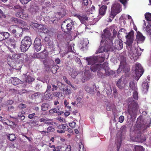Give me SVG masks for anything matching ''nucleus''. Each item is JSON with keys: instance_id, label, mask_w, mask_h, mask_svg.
<instances>
[{"instance_id": "1", "label": "nucleus", "mask_w": 151, "mask_h": 151, "mask_svg": "<svg viewBox=\"0 0 151 151\" xmlns=\"http://www.w3.org/2000/svg\"><path fill=\"white\" fill-rule=\"evenodd\" d=\"M126 45L129 47L130 49L128 52L129 57L134 60H137L141 55L144 49L139 47L138 42H133L134 40V32H130L127 35Z\"/></svg>"}, {"instance_id": "2", "label": "nucleus", "mask_w": 151, "mask_h": 151, "mask_svg": "<svg viewBox=\"0 0 151 151\" xmlns=\"http://www.w3.org/2000/svg\"><path fill=\"white\" fill-rule=\"evenodd\" d=\"M129 85L131 89L134 91L133 95L134 99L132 97H130L128 100V109L127 111L126 112V114L128 118L130 117V118H132L135 114L136 111L139 108L137 101L138 99L137 88L133 81H131L130 82Z\"/></svg>"}, {"instance_id": "3", "label": "nucleus", "mask_w": 151, "mask_h": 151, "mask_svg": "<svg viewBox=\"0 0 151 151\" xmlns=\"http://www.w3.org/2000/svg\"><path fill=\"white\" fill-rule=\"evenodd\" d=\"M102 39L101 42V46L96 53H102L103 52L113 51V49L111 47L112 39L111 34L107 29L104 30V34L102 35Z\"/></svg>"}, {"instance_id": "4", "label": "nucleus", "mask_w": 151, "mask_h": 151, "mask_svg": "<svg viewBox=\"0 0 151 151\" xmlns=\"http://www.w3.org/2000/svg\"><path fill=\"white\" fill-rule=\"evenodd\" d=\"M109 55L108 53L104 54H102L99 56H91L86 58V60L88 65H91L90 69L91 71L93 72H96L98 69L100 70V65L102 66V64H100L103 62L105 59H108Z\"/></svg>"}, {"instance_id": "5", "label": "nucleus", "mask_w": 151, "mask_h": 151, "mask_svg": "<svg viewBox=\"0 0 151 151\" xmlns=\"http://www.w3.org/2000/svg\"><path fill=\"white\" fill-rule=\"evenodd\" d=\"M151 118L148 117L147 120H144L142 116H139L137 119L136 127L134 131L140 134L141 131H144L147 127L150 126Z\"/></svg>"}, {"instance_id": "6", "label": "nucleus", "mask_w": 151, "mask_h": 151, "mask_svg": "<svg viewBox=\"0 0 151 151\" xmlns=\"http://www.w3.org/2000/svg\"><path fill=\"white\" fill-rule=\"evenodd\" d=\"M100 70H98L97 75L102 78H103L106 76L115 77V73L114 71L111 70L108 67V63L104 62L102 65V66L100 65Z\"/></svg>"}, {"instance_id": "7", "label": "nucleus", "mask_w": 151, "mask_h": 151, "mask_svg": "<svg viewBox=\"0 0 151 151\" xmlns=\"http://www.w3.org/2000/svg\"><path fill=\"white\" fill-rule=\"evenodd\" d=\"M7 60L9 63L15 61L16 62H19L22 65L24 62H27L28 61V57L27 55L24 53L19 54H14L12 55V58L10 56H9L7 57Z\"/></svg>"}, {"instance_id": "8", "label": "nucleus", "mask_w": 151, "mask_h": 151, "mask_svg": "<svg viewBox=\"0 0 151 151\" xmlns=\"http://www.w3.org/2000/svg\"><path fill=\"white\" fill-rule=\"evenodd\" d=\"M132 73L135 74V80L137 81L143 74L144 71L141 65L139 63H136L133 67L132 69Z\"/></svg>"}, {"instance_id": "9", "label": "nucleus", "mask_w": 151, "mask_h": 151, "mask_svg": "<svg viewBox=\"0 0 151 151\" xmlns=\"http://www.w3.org/2000/svg\"><path fill=\"white\" fill-rule=\"evenodd\" d=\"M120 64L119 68L117 70L118 73H119L121 72L122 70L125 73L126 75L127 74H129V71L130 70V68L128 65L126 64L125 58L122 57L120 59Z\"/></svg>"}, {"instance_id": "10", "label": "nucleus", "mask_w": 151, "mask_h": 151, "mask_svg": "<svg viewBox=\"0 0 151 151\" xmlns=\"http://www.w3.org/2000/svg\"><path fill=\"white\" fill-rule=\"evenodd\" d=\"M32 44L30 37L26 36L22 41L21 45V50L22 52H25L28 49Z\"/></svg>"}, {"instance_id": "11", "label": "nucleus", "mask_w": 151, "mask_h": 151, "mask_svg": "<svg viewBox=\"0 0 151 151\" xmlns=\"http://www.w3.org/2000/svg\"><path fill=\"white\" fill-rule=\"evenodd\" d=\"M74 21L70 19L66 20L62 23V31L65 32L70 31L74 24Z\"/></svg>"}, {"instance_id": "12", "label": "nucleus", "mask_w": 151, "mask_h": 151, "mask_svg": "<svg viewBox=\"0 0 151 151\" xmlns=\"http://www.w3.org/2000/svg\"><path fill=\"white\" fill-rule=\"evenodd\" d=\"M122 10V8L120 4L117 2H115L112 5L111 13L116 16Z\"/></svg>"}, {"instance_id": "13", "label": "nucleus", "mask_w": 151, "mask_h": 151, "mask_svg": "<svg viewBox=\"0 0 151 151\" xmlns=\"http://www.w3.org/2000/svg\"><path fill=\"white\" fill-rule=\"evenodd\" d=\"M107 9V6L106 5H103L99 9V14L96 19H93V22H97L99 19L103 16L105 14Z\"/></svg>"}, {"instance_id": "14", "label": "nucleus", "mask_w": 151, "mask_h": 151, "mask_svg": "<svg viewBox=\"0 0 151 151\" xmlns=\"http://www.w3.org/2000/svg\"><path fill=\"white\" fill-rule=\"evenodd\" d=\"M123 77H122L120 78L118 81L117 82V87L120 89H122L125 88L126 84L127 83V81L128 78H127L123 79V81L122 82V80Z\"/></svg>"}, {"instance_id": "15", "label": "nucleus", "mask_w": 151, "mask_h": 151, "mask_svg": "<svg viewBox=\"0 0 151 151\" xmlns=\"http://www.w3.org/2000/svg\"><path fill=\"white\" fill-rule=\"evenodd\" d=\"M112 45H111V47L113 49V51L114 50V48L118 50H121L123 48V45L122 41L120 39H118L116 40L114 44L112 43Z\"/></svg>"}, {"instance_id": "16", "label": "nucleus", "mask_w": 151, "mask_h": 151, "mask_svg": "<svg viewBox=\"0 0 151 151\" xmlns=\"http://www.w3.org/2000/svg\"><path fill=\"white\" fill-rule=\"evenodd\" d=\"M9 82H11L12 84L14 85L22 84V86H26V82H22L16 77L11 78L9 79Z\"/></svg>"}, {"instance_id": "17", "label": "nucleus", "mask_w": 151, "mask_h": 151, "mask_svg": "<svg viewBox=\"0 0 151 151\" xmlns=\"http://www.w3.org/2000/svg\"><path fill=\"white\" fill-rule=\"evenodd\" d=\"M34 45L36 51L38 52L41 50L42 46L41 41L39 38L38 37L36 38L34 42Z\"/></svg>"}, {"instance_id": "18", "label": "nucleus", "mask_w": 151, "mask_h": 151, "mask_svg": "<svg viewBox=\"0 0 151 151\" xmlns=\"http://www.w3.org/2000/svg\"><path fill=\"white\" fill-rule=\"evenodd\" d=\"M149 86V82L147 81H145L142 83L141 90L143 94H147L148 91Z\"/></svg>"}, {"instance_id": "19", "label": "nucleus", "mask_w": 151, "mask_h": 151, "mask_svg": "<svg viewBox=\"0 0 151 151\" xmlns=\"http://www.w3.org/2000/svg\"><path fill=\"white\" fill-rule=\"evenodd\" d=\"M143 27L144 30L145 31L147 34L150 35H151V24L147 23V25L145 21H143Z\"/></svg>"}, {"instance_id": "20", "label": "nucleus", "mask_w": 151, "mask_h": 151, "mask_svg": "<svg viewBox=\"0 0 151 151\" xmlns=\"http://www.w3.org/2000/svg\"><path fill=\"white\" fill-rule=\"evenodd\" d=\"M89 79V71H87L85 70L84 73V77L81 76L80 78L78 80L79 81L82 82L83 83L85 82L86 81L88 80Z\"/></svg>"}, {"instance_id": "21", "label": "nucleus", "mask_w": 151, "mask_h": 151, "mask_svg": "<svg viewBox=\"0 0 151 151\" xmlns=\"http://www.w3.org/2000/svg\"><path fill=\"white\" fill-rule=\"evenodd\" d=\"M66 128L65 124H62L57 127L58 129L57 130V133L60 134L64 133L65 132V129Z\"/></svg>"}, {"instance_id": "22", "label": "nucleus", "mask_w": 151, "mask_h": 151, "mask_svg": "<svg viewBox=\"0 0 151 151\" xmlns=\"http://www.w3.org/2000/svg\"><path fill=\"white\" fill-rule=\"evenodd\" d=\"M127 17L128 19L129 20L130 24H131V23L134 24L133 21L131 17L130 16V15H126L125 14H122L120 17L119 20H122L123 22V23L124 24V22H125V21H124V19L126 18Z\"/></svg>"}, {"instance_id": "23", "label": "nucleus", "mask_w": 151, "mask_h": 151, "mask_svg": "<svg viewBox=\"0 0 151 151\" xmlns=\"http://www.w3.org/2000/svg\"><path fill=\"white\" fill-rule=\"evenodd\" d=\"M23 10L21 9L19 12H17L16 14V16L18 17H20L23 19H26L27 18L28 15L24 14L23 13Z\"/></svg>"}, {"instance_id": "24", "label": "nucleus", "mask_w": 151, "mask_h": 151, "mask_svg": "<svg viewBox=\"0 0 151 151\" xmlns=\"http://www.w3.org/2000/svg\"><path fill=\"white\" fill-rule=\"evenodd\" d=\"M145 37L139 32H137V40L139 43H142L144 42Z\"/></svg>"}, {"instance_id": "25", "label": "nucleus", "mask_w": 151, "mask_h": 151, "mask_svg": "<svg viewBox=\"0 0 151 151\" xmlns=\"http://www.w3.org/2000/svg\"><path fill=\"white\" fill-rule=\"evenodd\" d=\"M11 20L12 22H14L15 23H19V26L22 29H23V27L21 24L24 25L25 24V22L21 20L18 19L17 18H13L11 19Z\"/></svg>"}, {"instance_id": "26", "label": "nucleus", "mask_w": 151, "mask_h": 151, "mask_svg": "<svg viewBox=\"0 0 151 151\" xmlns=\"http://www.w3.org/2000/svg\"><path fill=\"white\" fill-rule=\"evenodd\" d=\"M95 86H93L92 87H89L87 85L86 86L85 89L86 91L87 92L91 93L93 94L94 92L95 89Z\"/></svg>"}, {"instance_id": "27", "label": "nucleus", "mask_w": 151, "mask_h": 151, "mask_svg": "<svg viewBox=\"0 0 151 151\" xmlns=\"http://www.w3.org/2000/svg\"><path fill=\"white\" fill-rule=\"evenodd\" d=\"M31 25L33 27L37 29L40 32H41V30L44 27V26L42 25L35 23H33Z\"/></svg>"}, {"instance_id": "28", "label": "nucleus", "mask_w": 151, "mask_h": 151, "mask_svg": "<svg viewBox=\"0 0 151 151\" xmlns=\"http://www.w3.org/2000/svg\"><path fill=\"white\" fill-rule=\"evenodd\" d=\"M75 16L78 17L82 23H83L85 22L88 20V18L87 17H82L78 14L75 15Z\"/></svg>"}, {"instance_id": "29", "label": "nucleus", "mask_w": 151, "mask_h": 151, "mask_svg": "<svg viewBox=\"0 0 151 151\" xmlns=\"http://www.w3.org/2000/svg\"><path fill=\"white\" fill-rule=\"evenodd\" d=\"M49 112L50 114L57 113L58 115H61L62 113L60 112V110L58 107L51 109L49 110Z\"/></svg>"}, {"instance_id": "30", "label": "nucleus", "mask_w": 151, "mask_h": 151, "mask_svg": "<svg viewBox=\"0 0 151 151\" xmlns=\"http://www.w3.org/2000/svg\"><path fill=\"white\" fill-rule=\"evenodd\" d=\"M145 16L147 23L151 24V13L149 12L146 13L145 14Z\"/></svg>"}, {"instance_id": "31", "label": "nucleus", "mask_w": 151, "mask_h": 151, "mask_svg": "<svg viewBox=\"0 0 151 151\" xmlns=\"http://www.w3.org/2000/svg\"><path fill=\"white\" fill-rule=\"evenodd\" d=\"M35 80L34 78L28 75V73L26 74V82L30 83L33 81Z\"/></svg>"}, {"instance_id": "32", "label": "nucleus", "mask_w": 151, "mask_h": 151, "mask_svg": "<svg viewBox=\"0 0 151 151\" xmlns=\"http://www.w3.org/2000/svg\"><path fill=\"white\" fill-rule=\"evenodd\" d=\"M105 89L107 94H110L112 92L111 86L109 84L105 85Z\"/></svg>"}, {"instance_id": "33", "label": "nucleus", "mask_w": 151, "mask_h": 151, "mask_svg": "<svg viewBox=\"0 0 151 151\" xmlns=\"http://www.w3.org/2000/svg\"><path fill=\"white\" fill-rule=\"evenodd\" d=\"M121 143V137L120 136L118 139L116 140V143L117 144V150L118 151L120 147Z\"/></svg>"}, {"instance_id": "34", "label": "nucleus", "mask_w": 151, "mask_h": 151, "mask_svg": "<svg viewBox=\"0 0 151 151\" xmlns=\"http://www.w3.org/2000/svg\"><path fill=\"white\" fill-rule=\"evenodd\" d=\"M49 107L48 104L47 103L43 104L41 106V110L45 111L47 110Z\"/></svg>"}, {"instance_id": "35", "label": "nucleus", "mask_w": 151, "mask_h": 151, "mask_svg": "<svg viewBox=\"0 0 151 151\" xmlns=\"http://www.w3.org/2000/svg\"><path fill=\"white\" fill-rule=\"evenodd\" d=\"M69 74L72 78H75L78 75V72L74 70H72V72L69 73Z\"/></svg>"}, {"instance_id": "36", "label": "nucleus", "mask_w": 151, "mask_h": 151, "mask_svg": "<svg viewBox=\"0 0 151 151\" xmlns=\"http://www.w3.org/2000/svg\"><path fill=\"white\" fill-rule=\"evenodd\" d=\"M63 91L66 95H69L71 93V91L70 89H68L67 87L63 88Z\"/></svg>"}, {"instance_id": "37", "label": "nucleus", "mask_w": 151, "mask_h": 151, "mask_svg": "<svg viewBox=\"0 0 151 151\" xmlns=\"http://www.w3.org/2000/svg\"><path fill=\"white\" fill-rule=\"evenodd\" d=\"M1 33L3 35V38L2 39H0V41L4 40L9 37V34L8 32H4Z\"/></svg>"}, {"instance_id": "38", "label": "nucleus", "mask_w": 151, "mask_h": 151, "mask_svg": "<svg viewBox=\"0 0 151 151\" xmlns=\"http://www.w3.org/2000/svg\"><path fill=\"white\" fill-rule=\"evenodd\" d=\"M77 104L76 106L78 107H82V104L81 102V97H78L76 99Z\"/></svg>"}, {"instance_id": "39", "label": "nucleus", "mask_w": 151, "mask_h": 151, "mask_svg": "<svg viewBox=\"0 0 151 151\" xmlns=\"http://www.w3.org/2000/svg\"><path fill=\"white\" fill-rule=\"evenodd\" d=\"M44 96V98L46 100L50 99L52 98L51 94L49 92H47V93H46V91L45 93Z\"/></svg>"}, {"instance_id": "40", "label": "nucleus", "mask_w": 151, "mask_h": 151, "mask_svg": "<svg viewBox=\"0 0 151 151\" xmlns=\"http://www.w3.org/2000/svg\"><path fill=\"white\" fill-rule=\"evenodd\" d=\"M37 80L40 81L44 83H47L49 82V78L47 77L45 78L44 79H42L40 78H37Z\"/></svg>"}, {"instance_id": "41", "label": "nucleus", "mask_w": 151, "mask_h": 151, "mask_svg": "<svg viewBox=\"0 0 151 151\" xmlns=\"http://www.w3.org/2000/svg\"><path fill=\"white\" fill-rule=\"evenodd\" d=\"M116 16V15H115L114 14L110 12L109 16V18L108 19V22H111Z\"/></svg>"}, {"instance_id": "42", "label": "nucleus", "mask_w": 151, "mask_h": 151, "mask_svg": "<svg viewBox=\"0 0 151 151\" xmlns=\"http://www.w3.org/2000/svg\"><path fill=\"white\" fill-rule=\"evenodd\" d=\"M135 151H144V149L142 146H136L135 148Z\"/></svg>"}, {"instance_id": "43", "label": "nucleus", "mask_w": 151, "mask_h": 151, "mask_svg": "<svg viewBox=\"0 0 151 151\" xmlns=\"http://www.w3.org/2000/svg\"><path fill=\"white\" fill-rule=\"evenodd\" d=\"M79 151H86V149L84 148L83 145L81 142L79 143Z\"/></svg>"}, {"instance_id": "44", "label": "nucleus", "mask_w": 151, "mask_h": 151, "mask_svg": "<svg viewBox=\"0 0 151 151\" xmlns=\"http://www.w3.org/2000/svg\"><path fill=\"white\" fill-rule=\"evenodd\" d=\"M8 139L12 141H14L15 139V136L13 134H9V135L7 136Z\"/></svg>"}, {"instance_id": "45", "label": "nucleus", "mask_w": 151, "mask_h": 151, "mask_svg": "<svg viewBox=\"0 0 151 151\" xmlns=\"http://www.w3.org/2000/svg\"><path fill=\"white\" fill-rule=\"evenodd\" d=\"M24 115V113L23 112H21L18 113V118L22 120H24L25 118V116Z\"/></svg>"}, {"instance_id": "46", "label": "nucleus", "mask_w": 151, "mask_h": 151, "mask_svg": "<svg viewBox=\"0 0 151 151\" xmlns=\"http://www.w3.org/2000/svg\"><path fill=\"white\" fill-rule=\"evenodd\" d=\"M45 123L48 125H54L55 123L51 121V119H46Z\"/></svg>"}, {"instance_id": "47", "label": "nucleus", "mask_w": 151, "mask_h": 151, "mask_svg": "<svg viewBox=\"0 0 151 151\" xmlns=\"http://www.w3.org/2000/svg\"><path fill=\"white\" fill-rule=\"evenodd\" d=\"M40 93H35L32 94L31 97L32 99H35L38 98L39 96L40 95Z\"/></svg>"}, {"instance_id": "48", "label": "nucleus", "mask_w": 151, "mask_h": 151, "mask_svg": "<svg viewBox=\"0 0 151 151\" xmlns=\"http://www.w3.org/2000/svg\"><path fill=\"white\" fill-rule=\"evenodd\" d=\"M83 43L82 44V47H86L89 43L88 40L86 39L83 40Z\"/></svg>"}, {"instance_id": "49", "label": "nucleus", "mask_w": 151, "mask_h": 151, "mask_svg": "<svg viewBox=\"0 0 151 151\" xmlns=\"http://www.w3.org/2000/svg\"><path fill=\"white\" fill-rule=\"evenodd\" d=\"M40 54H42L40 55L41 56V58L44 59L46 57L47 54L45 51H43L41 52H40Z\"/></svg>"}, {"instance_id": "50", "label": "nucleus", "mask_w": 151, "mask_h": 151, "mask_svg": "<svg viewBox=\"0 0 151 151\" xmlns=\"http://www.w3.org/2000/svg\"><path fill=\"white\" fill-rule=\"evenodd\" d=\"M54 95L55 96H57L58 98H60L62 97L63 95L61 93L59 92H56L54 93Z\"/></svg>"}, {"instance_id": "51", "label": "nucleus", "mask_w": 151, "mask_h": 151, "mask_svg": "<svg viewBox=\"0 0 151 151\" xmlns=\"http://www.w3.org/2000/svg\"><path fill=\"white\" fill-rule=\"evenodd\" d=\"M41 54H40V53H38L37 52H35L34 53L33 55V57L34 58H41V56L40 55Z\"/></svg>"}, {"instance_id": "52", "label": "nucleus", "mask_w": 151, "mask_h": 151, "mask_svg": "<svg viewBox=\"0 0 151 151\" xmlns=\"http://www.w3.org/2000/svg\"><path fill=\"white\" fill-rule=\"evenodd\" d=\"M47 130L48 133L53 132L55 131V129L54 127H52V126H50L47 128Z\"/></svg>"}, {"instance_id": "53", "label": "nucleus", "mask_w": 151, "mask_h": 151, "mask_svg": "<svg viewBox=\"0 0 151 151\" xmlns=\"http://www.w3.org/2000/svg\"><path fill=\"white\" fill-rule=\"evenodd\" d=\"M49 30L46 28L44 26L43 27V28L42 29L41 32H43L44 33H47L49 32Z\"/></svg>"}, {"instance_id": "54", "label": "nucleus", "mask_w": 151, "mask_h": 151, "mask_svg": "<svg viewBox=\"0 0 151 151\" xmlns=\"http://www.w3.org/2000/svg\"><path fill=\"white\" fill-rule=\"evenodd\" d=\"M69 125L72 128H75L76 126V123L75 122L73 121L71 123H69Z\"/></svg>"}, {"instance_id": "55", "label": "nucleus", "mask_w": 151, "mask_h": 151, "mask_svg": "<svg viewBox=\"0 0 151 151\" xmlns=\"http://www.w3.org/2000/svg\"><path fill=\"white\" fill-rule=\"evenodd\" d=\"M56 16H59V17H58V18L59 19H60L61 18H62V17H63L65 16V14H63L61 12H58Z\"/></svg>"}, {"instance_id": "56", "label": "nucleus", "mask_w": 151, "mask_h": 151, "mask_svg": "<svg viewBox=\"0 0 151 151\" xmlns=\"http://www.w3.org/2000/svg\"><path fill=\"white\" fill-rule=\"evenodd\" d=\"M14 9L15 11L17 10V9H18L19 10V11L21 10V9H23L19 5H16L14 6Z\"/></svg>"}, {"instance_id": "57", "label": "nucleus", "mask_w": 151, "mask_h": 151, "mask_svg": "<svg viewBox=\"0 0 151 151\" xmlns=\"http://www.w3.org/2000/svg\"><path fill=\"white\" fill-rule=\"evenodd\" d=\"M19 108L21 109H23L25 108L26 107V105L24 104H20L18 106Z\"/></svg>"}, {"instance_id": "58", "label": "nucleus", "mask_w": 151, "mask_h": 151, "mask_svg": "<svg viewBox=\"0 0 151 151\" xmlns=\"http://www.w3.org/2000/svg\"><path fill=\"white\" fill-rule=\"evenodd\" d=\"M124 117L123 116H121L119 118V121L120 122V123H122L124 120Z\"/></svg>"}, {"instance_id": "59", "label": "nucleus", "mask_w": 151, "mask_h": 151, "mask_svg": "<svg viewBox=\"0 0 151 151\" xmlns=\"http://www.w3.org/2000/svg\"><path fill=\"white\" fill-rule=\"evenodd\" d=\"M31 0H19L20 2L23 4L27 3Z\"/></svg>"}, {"instance_id": "60", "label": "nucleus", "mask_w": 151, "mask_h": 151, "mask_svg": "<svg viewBox=\"0 0 151 151\" xmlns=\"http://www.w3.org/2000/svg\"><path fill=\"white\" fill-rule=\"evenodd\" d=\"M28 92L27 90L25 89H22L21 90H19L18 91V93L21 94L25 92Z\"/></svg>"}, {"instance_id": "61", "label": "nucleus", "mask_w": 151, "mask_h": 151, "mask_svg": "<svg viewBox=\"0 0 151 151\" xmlns=\"http://www.w3.org/2000/svg\"><path fill=\"white\" fill-rule=\"evenodd\" d=\"M60 147L59 146L55 147L54 148H53L52 150L53 151H59L60 150Z\"/></svg>"}, {"instance_id": "62", "label": "nucleus", "mask_w": 151, "mask_h": 151, "mask_svg": "<svg viewBox=\"0 0 151 151\" xmlns=\"http://www.w3.org/2000/svg\"><path fill=\"white\" fill-rule=\"evenodd\" d=\"M60 147L59 146L55 147L54 148H53L52 150L53 151H59L60 150Z\"/></svg>"}, {"instance_id": "63", "label": "nucleus", "mask_w": 151, "mask_h": 151, "mask_svg": "<svg viewBox=\"0 0 151 151\" xmlns=\"http://www.w3.org/2000/svg\"><path fill=\"white\" fill-rule=\"evenodd\" d=\"M120 2L124 6H125L126 4L127 3L129 0H119Z\"/></svg>"}, {"instance_id": "64", "label": "nucleus", "mask_w": 151, "mask_h": 151, "mask_svg": "<svg viewBox=\"0 0 151 151\" xmlns=\"http://www.w3.org/2000/svg\"><path fill=\"white\" fill-rule=\"evenodd\" d=\"M57 119L60 122H65V119H64L60 116L57 117Z\"/></svg>"}]
</instances>
